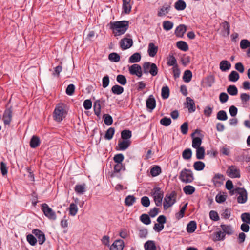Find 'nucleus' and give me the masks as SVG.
I'll use <instances>...</instances> for the list:
<instances>
[{"label":"nucleus","mask_w":250,"mask_h":250,"mask_svg":"<svg viewBox=\"0 0 250 250\" xmlns=\"http://www.w3.org/2000/svg\"><path fill=\"white\" fill-rule=\"evenodd\" d=\"M141 203L144 207H148L149 206L150 202L149 199L147 196H143L141 198Z\"/></svg>","instance_id":"obj_63"},{"label":"nucleus","mask_w":250,"mask_h":250,"mask_svg":"<svg viewBox=\"0 0 250 250\" xmlns=\"http://www.w3.org/2000/svg\"><path fill=\"white\" fill-rule=\"evenodd\" d=\"M196 151V156L197 159L202 160L204 159L205 155V150L203 146L198 147L195 148Z\"/></svg>","instance_id":"obj_27"},{"label":"nucleus","mask_w":250,"mask_h":250,"mask_svg":"<svg viewBox=\"0 0 250 250\" xmlns=\"http://www.w3.org/2000/svg\"><path fill=\"white\" fill-rule=\"evenodd\" d=\"M123 1V12L125 14H129L131 9V6L130 4L131 0H122Z\"/></svg>","instance_id":"obj_20"},{"label":"nucleus","mask_w":250,"mask_h":250,"mask_svg":"<svg viewBox=\"0 0 250 250\" xmlns=\"http://www.w3.org/2000/svg\"><path fill=\"white\" fill-rule=\"evenodd\" d=\"M192 155V150L190 148H187L185 149L182 152V157L185 160L190 159Z\"/></svg>","instance_id":"obj_46"},{"label":"nucleus","mask_w":250,"mask_h":250,"mask_svg":"<svg viewBox=\"0 0 250 250\" xmlns=\"http://www.w3.org/2000/svg\"><path fill=\"white\" fill-rule=\"evenodd\" d=\"M167 64L168 66H173V67L178 65L176 59L173 55H169L167 60Z\"/></svg>","instance_id":"obj_56"},{"label":"nucleus","mask_w":250,"mask_h":250,"mask_svg":"<svg viewBox=\"0 0 250 250\" xmlns=\"http://www.w3.org/2000/svg\"><path fill=\"white\" fill-rule=\"evenodd\" d=\"M103 118L104 119V124L106 125L109 126L112 124L113 122V118L109 114H104Z\"/></svg>","instance_id":"obj_50"},{"label":"nucleus","mask_w":250,"mask_h":250,"mask_svg":"<svg viewBox=\"0 0 250 250\" xmlns=\"http://www.w3.org/2000/svg\"><path fill=\"white\" fill-rule=\"evenodd\" d=\"M115 128L114 127H110L105 132L104 137L105 139L110 140L113 138Z\"/></svg>","instance_id":"obj_41"},{"label":"nucleus","mask_w":250,"mask_h":250,"mask_svg":"<svg viewBox=\"0 0 250 250\" xmlns=\"http://www.w3.org/2000/svg\"><path fill=\"white\" fill-rule=\"evenodd\" d=\"M240 76L238 72L232 71L228 76L229 80L230 82H235L239 79Z\"/></svg>","instance_id":"obj_35"},{"label":"nucleus","mask_w":250,"mask_h":250,"mask_svg":"<svg viewBox=\"0 0 250 250\" xmlns=\"http://www.w3.org/2000/svg\"><path fill=\"white\" fill-rule=\"evenodd\" d=\"M124 88L119 85L116 84L111 88V91L114 94L120 95L124 92Z\"/></svg>","instance_id":"obj_36"},{"label":"nucleus","mask_w":250,"mask_h":250,"mask_svg":"<svg viewBox=\"0 0 250 250\" xmlns=\"http://www.w3.org/2000/svg\"><path fill=\"white\" fill-rule=\"evenodd\" d=\"M205 165L202 161H196L193 164V167L195 170L197 171H201L204 169Z\"/></svg>","instance_id":"obj_51"},{"label":"nucleus","mask_w":250,"mask_h":250,"mask_svg":"<svg viewBox=\"0 0 250 250\" xmlns=\"http://www.w3.org/2000/svg\"><path fill=\"white\" fill-rule=\"evenodd\" d=\"M225 180L224 176L220 173L215 174L212 179V181L215 186H220Z\"/></svg>","instance_id":"obj_12"},{"label":"nucleus","mask_w":250,"mask_h":250,"mask_svg":"<svg viewBox=\"0 0 250 250\" xmlns=\"http://www.w3.org/2000/svg\"><path fill=\"white\" fill-rule=\"evenodd\" d=\"M124 246V242L123 240H116L110 246V250H123Z\"/></svg>","instance_id":"obj_13"},{"label":"nucleus","mask_w":250,"mask_h":250,"mask_svg":"<svg viewBox=\"0 0 250 250\" xmlns=\"http://www.w3.org/2000/svg\"><path fill=\"white\" fill-rule=\"evenodd\" d=\"M133 40L131 38H124L120 41V45L122 50H126L133 45Z\"/></svg>","instance_id":"obj_11"},{"label":"nucleus","mask_w":250,"mask_h":250,"mask_svg":"<svg viewBox=\"0 0 250 250\" xmlns=\"http://www.w3.org/2000/svg\"><path fill=\"white\" fill-rule=\"evenodd\" d=\"M125 167L124 165L122 163H116V165L114 166V173H112L111 174V177H114V173H118L120 172L121 170H125Z\"/></svg>","instance_id":"obj_31"},{"label":"nucleus","mask_w":250,"mask_h":250,"mask_svg":"<svg viewBox=\"0 0 250 250\" xmlns=\"http://www.w3.org/2000/svg\"><path fill=\"white\" fill-rule=\"evenodd\" d=\"M141 55L140 53L136 52L133 54L129 58L130 63H136L141 60Z\"/></svg>","instance_id":"obj_32"},{"label":"nucleus","mask_w":250,"mask_h":250,"mask_svg":"<svg viewBox=\"0 0 250 250\" xmlns=\"http://www.w3.org/2000/svg\"><path fill=\"white\" fill-rule=\"evenodd\" d=\"M151 194L153 196L154 200H161L162 201L164 196V192L161 188L155 187L151 191Z\"/></svg>","instance_id":"obj_10"},{"label":"nucleus","mask_w":250,"mask_h":250,"mask_svg":"<svg viewBox=\"0 0 250 250\" xmlns=\"http://www.w3.org/2000/svg\"><path fill=\"white\" fill-rule=\"evenodd\" d=\"M163 27L164 30L169 31L173 28V23L171 21H166L163 22Z\"/></svg>","instance_id":"obj_57"},{"label":"nucleus","mask_w":250,"mask_h":250,"mask_svg":"<svg viewBox=\"0 0 250 250\" xmlns=\"http://www.w3.org/2000/svg\"><path fill=\"white\" fill-rule=\"evenodd\" d=\"M216 118L220 121H226L228 119V116L225 111L220 110L217 113Z\"/></svg>","instance_id":"obj_54"},{"label":"nucleus","mask_w":250,"mask_h":250,"mask_svg":"<svg viewBox=\"0 0 250 250\" xmlns=\"http://www.w3.org/2000/svg\"><path fill=\"white\" fill-rule=\"evenodd\" d=\"M136 197L134 195H128L125 200V204L126 206H132L136 201Z\"/></svg>","instance_id":"obj_33"},{"label":"nucleus","mask_w":250,"mask_h":250,"mask_svg":"<svg viewBox=\"0 0 250 250\" xmlns=\"http://www.w3.org/2000/svg\"><path fill=\"white\" fill-rule=\"evenodd\" d=\"M12 118V110L11 108H7L3 115L2 120L5 125H9Z\"/></svg>","instance_id":"obj_14"},{"label":"nucleus","mask_w":250,"mask_h":250,"mask_svg":"<svg viewBox=\"0 0 250 250\" xmlns=\"http://www.w3.org/2000/svg\"><path fill=\"white\" fill-rule=\"evenodd\" d=\"M117 82L122 85H125L127 83V79L125 76L119 74L116 77Z\"/></svg>","instance_id":"obj_55"},{"label":"nucleus","mask_w":250,"mask_h":250,"mask_svg":"<svg viewBox=\"0 0 250 250\" xmlns=\"http://www.w3.org/2000/svg\"><path fill=\"white\" fill-rule=\"evenodd\" d=\"M68 209L69 211V215L72 216H75L78 211L77 206L74 203H71Z\"/></svg>","instance_id":"obj_49"},{"label":"nucleus","mask_w":250,"mask_h":250,"mask_svg":"<svg viewBox=\"0 0 250 250\" xmlns=\"http://www.w3.org/2000/svg\"><path fill=\"white\" fill-rule=\"evenodd\" d=\"M140 221L145 225H149L151 223V219L149 215L143 214L140 217Z\"/></svg>","instance_id":"obj_44"},{"label":"nucleus","mask_w":250,"mask_h":250,"mask_svg":"<svg viewBox=\"0 0 250 250\" xmlns=\"http://www.w3.org/2000/svg\"><path fill=\"white\" fill-rule=\"evenodd\" d=\"M247 200V192L246 190L244 188L242 191L239 193V196L237 197V202L240 204H244Z\"/></svg>","instance_id":"obj_21"},{"label":"nucleus","mask_w":250,"mask_h":250,"mask_svg":"<svg viewBox=\"0 0 250 250\" xmlns=\"http://www.w3.org/2000/svg\"><path fill=\"white\" fill-rule=\"evenodd\" d=\"M177 197V193L175 191H172L169 194L166 195L163 203V208L167 210L169 207L172 206L175 202Z\"/></svg>","instance_id":"obj_5"},{"label":"nucleus","mask_w":250,"mask_h":250,"mask_svg":"<svg viewBox=\"0 0 250 250\" xmlns=\"http://www.w3.org/2000/svg\"><path fill=\"white\" fill-rule=\"evenodd\" d=\"M187 106L189 112H194L196 109L195 104L194 101L190 97L186 98Z\"/></svg>","instance_id":"obj_22"},{"label":"nucleus","mask_w":250,"mask_h":250,"mask_svg":"<svg viewBox=\"0 0 250 250\" xmlns=\"http://www.w3.org/2000/svg\"><path fill=\"white\" fill-rule=\"evenodd\" d=\"M179 179L185 183H190L194 180L193 173L191 169L184 168L179 174Z\"/></svg>","instance_id":"obj_3"},{"label":"nucleus","mask_w":250,"mask_h":250,"mask_svg":"<svg viewBox=\"0 0 250 250\" xmlns=\"http://www.w3.org/2000/svg\"><path fill=\"white\" fill-rule=\"evenodd\" d=\"M160 123L164 126H167L171 123V120L170 118L165 117L161 119Z\"/></svg>","instance_id":"obj_62"},{"label":"nucleus","mask_w":250,"mask_h":250,"mask_svg":"<svg viewBox=\"0 0 250 250\" xmlns=\"http://www.w3.org/2000/svg\"><path fill=\"white\" fill-rule=\"evenodd\" d=\"M128 71L130 74L136 75L140 78L143 74L141 66L138 64H133L128 68Z\"/></svg>","instance_id":"obj_8"},{"label":"nucleus","mask_w":250,"mask_h":250,"mask_svg":"<svg viewBox=\"0 0 250 250\" xmlns=\"http://www.w3.org/2000/svg\"><path fill=\"white\" fill-rule=\"evenodd\" d=\"M32 233L37 238L39 244L40 245H42L45 242L46 238L43 232L39 229H35L32 230Z\"/></svg>","instance_id":"obj_9"},{"label":"nucleus","mask_w":250,"mask_h":250,"mask_svg":"<svg viewBox=\"0 0 250 250\" xmlns=\"http://www.w3.org/2000/svg\"><path fill=\"white\" fill-rule=\"evenodd\" d=\"M66 105L62 103L58 104L54 110L53 117L54 120L61 122L66 117L67 112L65 110Z\"/></svg>","instance_id":"obj_2"},{"label":"nucleus","mask_w":250,"mask_h":250,"mask_svg":"<svg viewBox=\"0 0 250 250\" xmlns=\"http://www.w3.org/2000/svg\"><path fill=\"white\" fill-rule=\"evenodd\" d=\"M241 219L243 222L250 224V213H244L241 215Z\"/></svg>","instance_id":"obj_64"},{"label":"nucleus","mask_w":250,"mask_h":250,"mask_svg":"<svg viewBox=\"0 0 250 250\" xmlns=\"http://www.w3.org/2000/svg\"><path fill=\"white\" fill-rule=\"evenodd\" d=\"M171 3L167 4L165 3L161 8H160L157 13V16L158 17H162L167 14L171 8Z\"/></svg>","instance_id":"obj_17"},{"label":"nucleus","mask_w":250,"mask_h":250,"mask_svg":"<svg viewBox=\"0 0 250 250\" xmlns=\"http://www.w3.org/2000/svg\"><path fill=\"white\" fill-rule=\"evenodd\" d=\"M42 210L44 215L50 220H55L56 219L55 212L46 203L42 205Z\"/></svg>","instance_id":"obj_6"},{"label":"nucleus","mask_w":250,"mask_h":250,"mask_svg":"<svg viewBox=\"0 0 250 250\" xmlns=\"http://www.w3.org/2000/svg\"><path fill=\"white\" fill-rule=\"evenodd\" d=\"M145 250H156L155 243L153 240H148L144 244Z\"/></svg>","instance_id":"obj_26"},{"label":"nucleus","mask_w":250,"mask_h":250,"mask_svg":"<svg viewBox=\"0 0 250 250\" xmlns=\"http://www.w3.org/2000/svg\"><path fill=\"white\" fill-rule=\"evenodd\" d=\"M228 93L231 96L236 95L238 93V89L234 85L229 86L227 89Z\"/></svg>","instance_id":"obj_45"},{"label":"nucleus","mask_w":250,"mask_h":250,"mask_svg":"<svg viewBox=\"0 0 250 250\" xmlns=\"http://www.w3.org/2000/svg\"><path fill=\"white\" fill-rule=\"evenodd\" d=\"M240 46L241 49H245L250 47V42L246 39H243L241 41Z\"/></svg>","instance_id":"obj_59"},{"label":"nucleus","mask_w":250,"mask_h":250,"mask_svg":"<svg viewBox=\"0 0 250 250\" xmlns=\"http://www.w3.org/2000/svg\"><path fill=\"white\" fill-rule=\"evenodd\" d=\"M216 236L215 241H223L225 238V234L221 230L217 231L215 233Z\"/></svg>","instance_id":"obj_61"},{"label":"nucleus","mask_w":250,"mask_h":250,"mask_svg":"<svg viewBox=\"0 0 250 250\" xmlns=\"http://www.w3.org/2000/svg\"><path fill=\"white\" fill-rule=\"evenodd\" d=\"M226 173L227 175L232 178H240V170L236 167L235 166L231 165L228 168Z\"/></svg>","instance_id":"obj_7"},{"label":"nucleus","mask_w":250,"mask_h":250,"mask_svg":"<svg viewBox=\"0 0 250 250\" xmlns=\"http://www.w3.org/2000/svg\"><path fill=\"white\" fill-rule=\"evenodd\" d=\"M142 69L144 74L150 73L152 76H155L158 74V68L155 63L145 62L142 65Z\"/></svg>","instance_id":"obj_4"},{"label":"nucleus","mask_w":250,"mask_h":250,"mask_svg":"<svg viewBox=\"0 0 250 250\" xmlns=\"http://www.w3.org/2000/svg\"><path fill=\"white\" fill-rule=\"evenodd\" d=\"M124 159V156L121 153L116 154L113 157V160L116 163H122Z\"/></svg>","instance_id":"obj_60"},{"label":"nucleus","mask_w":250,"mask_h":250,"mask_svg":"<svg viewBox=\"0 0 250 250\" xmlns=\"http://www.w3.org/2000/svg\"><path fill=\"white\" fill-rule=\"evenodd\" d=\"M192 72L189 70L185 71L183 76V81L186 83H189L192 79Z\"/></svg>","instance_id":"obj_37"},{"label":"nucleus","mask_w":250,"mask_h":250,"mask_svg":"<svg viewBox=\"0 0 250 250\" xmlns=\"http://www.w3.org/2000/svg\"><path fill=\"white\" fill-rule=\"evenodd\" d=\"M85 184H83L82 185H79V184L76 185L75 186V188H74L75 191L76 193H77L78 194H83L85 191Z\"/></svg>","instance_id":"obj_53"},{"label":"nucleus","mask_w":250,"mask_h":250,"mask_svg":"<svg viewBox=\"0 0 250 250\" xmlns=\"http://www.w3.org/2000/svg\"><path fill=\"white\" fill-rule=\"evenodd\" d=\"M131 143L130 140H123L122 141H119L116 149L122 151L125 150L129 147Z\"/></svg>","instance_id":"obj_16"},{"label":"nucleus","mask_w":250,"mask_h":250,"mask_svg":"<svg viewBox=\"0 0 250 250\" xmlns=\"http://www.w3.org/2000/svg\"><path fill=\"white\" fill-rule=\"evenodd\" d=\"M197 228V224L195 221H190L187 225V231L189 233L194 232Z\"/></svg>","instance_id":"obj_29"},{"label":"nucleus","mask_w":250,"mask_h":250,"mask_svg":"<svg viewBox=\"0 0 250 250\" xmlns=\"http://www.w3.org/2000/svg\"><path fill=\"white\" fill-rule=\"evenodd\" d=\"M108 59L111 62H117L120 60V56L118 53L113 52L109 55Z\"/></svg>","instance_id":"obj_52"},{"label":"nucleus","mask_w":250,"mask_h":250,"mask_svg":"<svg viewBox=\"0 0 250 250\" xmlns=\"http://www.w3.org/2000/svg\"><path fill=\"white\" fill-rule=\"evenodd\" d=\"M176 46L179 49L184 51H187L188 49V45L185 41H180L177 42Z\"/></svg>","instance_id":"obj_34"},{"label":"nucleus","mask_w":250,"mask_h":250,"mask_svg":"<svg viewBox=\"0 0 250 250\" xmlns=\"http://www.w3.org/2000/svg\"><path fill=\"white\" fill-rule=\"evenodd\" d=\"M231 67V63L227 60H223L220 63V69L223 72L229 70Z\"/></svg>","instance_id":"obj_24"},{"label":"nucleus","mask_w":250,"mask_h":250,"mask_svg":"<svg viewBox=\"0 0 250 250\" xmlns=\"http://www.w3.org/2000/svg\"><path fill=\"white\" fill-rule=\"evenodd\" d=\"M162 172V169L159 166L155 165L150 168V174L152 177H156L160 174Z\"/></svg>","instance_id":"obj_25"},{"label":"nucleus","mask_w":250,"mask_h":250,"mask_svg":"<svg viewBox=\"0 0 250 250\" xmlns=\"http://www.w3.org/2000/svg\"><path fill=\"white\" fill-rule=\"evenodd\" d=\"M146 106L150 111H152L155 108L156 100L152 95H150L146 100Z\"/></svg>","instance_id":"obj_15"},{"label":"nucleus","mask_w":250,"mask_h":250,"mask_svg":"<svg viewBox=\"0 0 250 250\" xmlns=\"http://www.w3.org/2000/svg\"><path fill=\"white\" fill-rule=\"evenodd\" d=\"M26 239L29 244L32 246H35L37 244V238L31 234L27 235Z\"/></svg>","instance_id":"obj_48"},{"label":"nucleus","mask_w":250,"mask_h":250,"mask_svg":"<svg viewBox=\"0 0 250 250\" xmlns=\"http://www.w3.org/2000/svg\"><path fill=\"white\" fill-rule=\"evenodd\" d=\"M158 50V46H156L154 43L150 42L149 43L147 52L149 56L154 57L156 55Z\"/></svg>","instance_id":"obj_18"},{"label":"nucleus","mask_w":250,"mask_h":250,"mask_svg":"<svg viewBox=\"0 0 250 250\" xmlns=\"http://www.w3.org/2000/svg\"><path fill=\"white\" fill-rule=\"evenodd\" d=\"M109 28L113 30L115 36L124 34L129 27V21H111L109 23Z\"/></svg>","instance_id":"obj_1"},{"label":"nucleus","mask_w":250,"mask_h":250,"mask_svg":"<svg viewBox=\"0 0 250 250\" xmlns=\"http://www.w3.org/2000/svg\"><path fill=\"white\" fill-rule=\"evenodd\" d=\"M220 227L225 234L231 235L233 233V230L230 225L221 224Z\"/></svg>","instance_id":"obj_40"},{"label":"nucleus","mask_w":250,"mask_h":250,"mask_svg":"<svg viewBox=\"0 0 250 250\" xmlns=\"http://www.w3.org/2000/svg\"><path fill=\"white\" fill-rule=\"evenodd\" d=\"M222 26L223 28V36L224 37L228 36L230 33V26L229 22L224 21L222 23Z\"/></svg>","instance_id":"obj_28"},{"label":"nucleus","mask_w":250,"mask_h":250,"mask_svg":"<svg viewBox=\"0 0 250 250\" xmlns=\"http://www.w3.org/2000/svg\"><path fill=\"white\" fill-rule=\"evenodd\" d=\"M202 142V139L199 137L193 138L192 140V146L194 148H197L201 147L200 146Z\"/></svg>","instance_id":"obj_39"},{"label":"nucleus","mask_w":250,"mask_h":250,"mask_svg":"<svg viewBox=\"0 0 250 250\" xmlns=\"http://www.w3.org/2000/svg\"><path fill=\"white\" fill-rule=\"evenodd\" d=\"M40 138L37 136L34 135L30 141V146L32 148H35L40 145Z\"/></svg>","instance_id":"obj_23"},{"label":"nucleus","mask_w":250,"mask_h":250,"mask_svg":"<svg viewBox=\"0 0 250 250\" xmlns=\"http://www.w3.org/2000/svg\"><path fill=\"white\" fill-rule=\"evenodd\" d=\"M101 106L102 105L100 104L99 101L96 100L94 102L93 106L94 111L95 114L97 116H99L100 115Z\"/></svg>","instance_id":"obj_38"},{"label":"nucleus","mask_w":250,"mask_h":250,"mask_svg":"<svg viewBox=\"0 0 250 250\" xmlns=\"http://www.w3.org/2000/svg\"><path fill=\"white\" fill-rule=\"evenodd\" d=\"M186 6V3L183 0H178L174 4L175 8L178 11L184 10Z\"/></svg>","instance_id":"obj_30"},{"label":"nucleus","mask_w":250,"mask_h":250,"mask_svg":"<svg viewBox=\"0 0 250 250\" xmlns=\"http://www.w3.org/2000/svg\"><path fill=\"white\" fill-rule=\"evenodd\" d=\"M170 90L169 87L166 85L163 86L161 91V96L163 99H166L169 96Z\"/></svg>","instance_id":"obj_43"},{"label":"nucleus","mask_w":250,"mask_h":250,"mask_svg":"<svg viewBox=\"0 0 250 250\" xmlns=\"http://www.w3.org/2000/svg\"><path fill=\"white\" fill-rule=\"evenodd\" d=\"M121 138L123 140H129L132 136V132L129 130L125 129L121 132Z\"/></svg>","instance_id":"obj_42"},{"label":"nucleus","mask_w":250,"mask_h":250,"mask_svg":"<svg viewBox=\"0 0 250 250\" xmlns=\"http://www.w3.org/2000/svg\"><path fill=\"white\" fill-rule=\"evenodd\" d=\"M186 31V26L184 24H180L176 28L175 34L176 37H182Z\"/></svg>","instance_id":"obj_19"},{"label":"nucleus","mask_w":250,"mask_h":250,"mask_svg":"<svg viewBox=\"0 0 250 250\" xmlns=\"http://www.w3.org/2000/svg\"><path fill=\"white\" fill-rule=\"evenodd\" d=\"M75 89V85L73 84H70L67 86L65 92L68 95L71 96L74 93Z\"/></svg>","instance_id":"obj_58"},{"label":"nucleus","mask_w":250,"mask_h":250,"mask_svg":"<svg viewBox=\"0 0 250 250\" xmlns=\"http://www.w3.org/2000/svg\"><path fill=\"white\" fill-rule=\"evenodd\" d=\"M195 188L190 185L186 186L183 188V191L186 195H191L195 192Z\"/></svg>","instance_id":"obj_47"}]
</instances>
